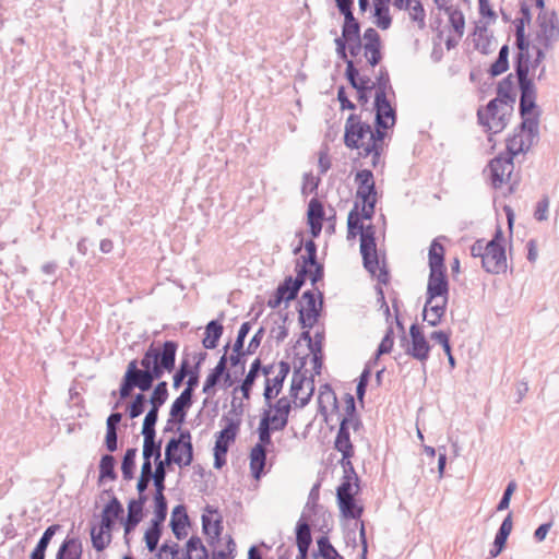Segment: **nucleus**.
Returning <instances> with one entry per match:
<instances>
[{
	"label": "nucleus",
	"instance_id": "603ef678",
	"mask_svg": "<svg viewBox=\"0 0 559 559\" xmlns=\"http://www.w3.org/2000/svg\"><path fill=\"white\" fill-rule=\"evenodd\" d=\"M147 403L148 400L146 399V395L144 392L140 391L127 406L128 416L131 419L139 417L144 413Z\"/></svg>",
	"mask_w": 559,
	"mask_h": 559
},
{
	"label": "nucleus",
	"instance_id": "1a4fd4ad",
	"mask_svg": "<svg viewBox=\"0 0 559 559\" xmlns=\"http://www.w3.org/2000/svg\"><path fill=\"white\" fill-rule=\"evenodd\" d=\"M319 297L321 299L319 308H317L316 294L313 290H306L302 293L301 299L305 301L306 307L300 306L298 309L299 312V323L302 329H311L318 318L320 317L321 307H322V293L319 292Z\"/></svg>",
	"mask_w": 559,
	"mask_h": 559
},
{
	"label": "nucleus",
	"instance_id": "cd10ccee",
	"mask_svg": "<svg viewBox=\"0 0 559 559\" xmlns=\"http://www.w3.org/2000/svg\"><path fill=\"white\" fill-rule=\"evenodd\" d=\"M515 97L513 74L510 73L498 83L496 98H500L504 106H509L510 109H512V106L515 103Z\"/></svg>",
	"mask_w": 559,
	"mask_h": 559
},
{
	"label": "nucleus",
	"instance_id": "0e129e2a",
	"mask_svg": "<svg viewBox=\"0 0 559 559\" xmlns=\"http://www.w3.org/2000/svg\"><path fill=\"white\" fill-rule=\"evenodd\" d=\"M189 373H190L189 359L183 358L179 365V368L174 373L173 386L175 389H179Z\"/></svg>",
	"mask_w": 559,
	"mask_h": 559
},
{
	"label": "nucleus",
	"instance_id": "c03bdc74",
	"mask_svg": "<svg viewBox=\"0 0 559 559\" xmlns=\"http://www.w3.org/2000/svg\"><path fill=\"white\" fill-rule=\"evenodd\" d=\"M430 340L436 341L437 343H439L442 346L443 353L448 357V362H449L451 370L454 369L456 366V361L452 354V348H451V344H450V333L441 331V330L433 331L430 334Z\"/></svg>",
	"mask_w": 559,
	"mask_h": 559
},
{
	"label": "nucleus",
	"instance_id": "b1692460",
	"mask_svg": "<svg viewBox=\"0 0 559 559\" xmlns=\"http://www.w3.org/2000/svg\"><path fill=\"white\" fill-rule=\"evenodd\" d=\"M82 543L78 537H67L60 545L56 559H82Z\"/></svg>",
	"mask_w": 559,
	"mask_h": 559
},
{
	"label": "nucleus",
	"instance_id": "e2e57ef3",
	"mask_svg": "<svg viewBox=\"0 0 559 559\" xmlns=\"http://www.w3.org/2000/svg\"><path fill=\"white\" fill-rule=\"evenodd\" d=\"M308 222H323L324 209L323 204L317 198H312L308 204L307 211Z\"/></svg>",
	"mask_w": 559,
	"mask_h": 559
},
{
	"label": "nucleus",
	"instance_id": "a18cd8bd",
	"mask_svg": "<svg viewBox=\"0 0 559 559\" xmlns=\"http://www.w3.org/2000/svg\"><path fill=\"white\" fill-rule=\"evenodd\" d=\"M359 490V483H356L352 476H343L342 483L336 489V501L356 497Z\"/></svg>",
	"mask_w": 559,
	"mask_h": 559
},
{
	"label": "nucleus",
	"instance_id": "e433bc0d",
	"mask_svg": "<svg viewBox=\"0 0 559 559\" xmlns=\"http://www.w3.org/2000/svg\"><path fill=\"white\" fill-rule=\"evenodd\" d=\"M334 449L342 453V456H354V445L350 441L349 430L340 427L334 440Z\"/></svg>",
	"mask_w": 559,
	"mask_h": 559
},
{
	"label": "nucleus",
	"instance_id": "473e14b6",
	"mask_svg": "<svg viewBox=\"0 0 559 559\" xmlns=\"http://www.w3.org/2000/svg\"><path fill=\"white\" fill-rule=\"evenodd\" d=\"M509 106H504L500 98L489 100L485 109H478L477 118L479 123H488V119L495 120V117L502 111H511Z\"/></svg>",
	"mask_w": 559,
	"mask_h": 559
},
{
	"label": "nucleus",
	"instance_id": "bb28decb",
	"mask_svg": "<svg viewBox=\"0 0 559 559\" xmlns=\"http://www.w3.org/2000/svg\"><path fill=\"white\" fill-rule=\"evenodd\" d=\"M112 540V531L109 528H104L103 524L99 523L98 526L93 525L91 527V542L93 548L100 552L104 551Z\"/></svg>",
	"mask_w": 559,
	"mask_h": 559
},
{
	"label": "nucleus",
	"instance_id": "49530a36",
	"mask_svg": "<svg viewBox=\"0 0 559 559\" xmlns=\"http://www.w3.org/2000/svg\"><path fill=\"white\" fill-rule=\"evenodd\" d=\"M509 51L508 45H503L500 48L497 59L488 70L492 78L504 73L509 69Z\"/></svg>",
	"mask_w": 559,
	"mask_h": 559
},
{
	"label": "nucleus",
	"instance_id": "4d7b16f0",
	"mask_svg": "<svg viewBox=\"0 0 559 559\" xmlns=\"http://www.w3.org/2000/svg\"><path fill=\"white\" fill-rule=\"evenodd\" d=\"M169 396L168 384L166 381H159L153 389L148 403L153 406L162 407Z\"/></svg>",
	"mask_w": 559,
	"mask_h": 559
},
{
	"label": "nucleus",
	"instance_id": "dca6fc26",
	"mask_svg": "<svg viewBox=\"0 0 559 559\" xmlns=\"http://www.w3.org/2000/svg\"><path fill=\"white\" fill-rule=\"evenodd\" d=\"M355 181L358 185L356 197L362 202L371 201L376 199L377 190L373 179V174L369 169H362L357 171Z\"/></svg>",
	"mask_w": 559,
	"mask_h": 559
},
{
	"label": "nucleus",
	"instance_id": "680f3d73",
	"mask_svg": "<svg viewBox=\"0 0 559 559\" xmlns=\"http://www.w3.org/2000/svg\"><path fill=\"white\" fill-rule=\"evenodd\" d=\"M510 111L499 112L498 116L495 117V120L488 119V123H480L481 126L487 128V131H492L493 133L501 132L508 124Z\"/></svg>",
	"mask_w": 559,
	"mask_h": 559
},
{
	"label": "nucleus",
	"instance_id": "09e8293b",
	"mask_svg": "<svg viewBox=\"0 0 559 559\" xmlns=\"http://www.w3.org/2000/svg\"><path fill=\"white\" fill-rule=\"evenodd\" d=\"M358 203H355L347 217V238L353 239L362 231L364 224L358 211Z\"/></svg>",
	"mask_w": 559,
	"mask_h": 559
},
{
	"label": "nucleus",
	"instance_id": "423d86ee",
	"mask_svg": "<svg viewBox=\"0 0 559 559\" xmlns=\"http://www.w3.org/2000/svg\"><path fill=\"white\" fill-rule=\"evenodd\" d=\"M360 253L362 257L364 267L371 275H376L377 270H379V283L386 284L389 282V272L384 266L382 269L379 267L376 238H370L368 236L360 238Z\"/></svg>",
	"mask_w": 559,
	"mask_h": 559
},
{
	"label": "nucleus",
	"instance_id": "ea45409f",
	"mask_svg": "<svg viewBox=\"0 0 559 559\" xmlns=\"http://www.w3.org/2000/svg\"><path fill=\"white\" fill-rule=\"evenodd\" d=\"M156 436H143V457L154 459V463L162 461V440L156 441Z\"/></svg>",
	"mask_w": 559,
	"mask_h": 559
},
{
	"label": "nucleus",
	"instance_id": "c85d7f7f",
	"mask_svg": "<svg viewBox=\"0 0 559 559\" xmlns=\"http://www.w3.org/2000/svg\"><path fill=\"white\" fill-rule=\"evenodd\" d=\"M376 25L381 29L390 28L392 17L390 15V0H372Z\"/></svg>",
	"mask_w": 559,
	"mask_h": 559
},
{
	"label": "nucleus",
	"instance_id": "13d9d810",
	"mask_svg": "<svg viewBox=\"0 0 559 559\" xmlns=\"http://www.w3.org/2000/svg\"><path fill=\"white\" fill-rule=\"evenodd\" d=\"M276 292L282 297H285L286 302H289L297 298L300 289L298 287L295 288L293 277L287 276L282 283H280V285L276 288Z\"/></svg>",
	"mask_w": 559,
	"mask_h": 559
},
{
	"label": "nucleus",
	"instance_id": "20e7f679",
	"mask_svg": "<svg viewBox=\"0 0 559 559\" xmlns=\"http://www.w3.org/2000/svg\"><path fill=\"white\" fill-rule=\"evenodd\" d=\"M400 345L405 349L406 355L420 362L425 364L429 358L430 344L417 323L411 325L409 338L406 335L400 336Z\"/></svg>",
	"mask_w": 559,
	"mask_h": 559
},
{
	"label": "nucleus",
	"instance_id": "8fccbe9b",
	"mask_svg": "<svg viewBox=\"0 0 559 559\" xmlns=\"http://www.w3.org/2000/svg\"><path fill=\"white\" fill-rule=\"evenodd\" d=\"M136 453H138L136 448H128L124 452V455H123L122 462H121V472H122V477L126 480H131L134 476Z\"/></svg>",
	"mask_w": 559,
	"mask_h": 559
},
{
	"label": "nucleus",
	"instance_id": "a878e982",
	"mask_svg": "<svg viewBox=\"0 0 559 559\" xmlns=\"http://www.w3.org/2000/svg\"><path fill=\"white\" fill-rule=\"evenodd\" d=\"M296 545L298 550L309 551L312 544L311 528L308 521L305 519V514L300 516L296 524Z\"/></svg>",
	"mask_w": 559,
	"mask_h": 559
},
{
	"label": "nucleus",
	"instance_id": "5fc2aeb1",
	"mask_svg": "<svg viewBox=\"0 0 559 559\" xmlns=\"http://www.w3.org/2000/svg\"><path fill=\"white\" fill-rule=\"evenodd\" d=\"M163 533V526L150 523V527L144 533V542L150 552H154Z\"/></svg>",
	"mask_w": 559,
	"mask_h": 559
},
{
	"label": "nucleus",
	"instance_id": "9d476101",
	"mask_svg": "<svg viewBox=\"0 0 559 559\" xmlns=\"http://www.w3.org/2000/svg\"><path fill=\"white\" fill-rule=\"evenodd\" d=\"M427 305H430L437 298H449V280L447 270L429 271L427 283Z\"/></svg>",
	"mask_w": 559,
	"mask_h": 559
},
{
	"label": "nucleus",
	"instance_id": "f8f14e48",
	"mask_svg": "<svg viewBox=\"0 0 559 559\" xmlns=\"http://www.w3.org/2000/svg\"><path fill=\"white\" fill-rule=\"evenodd\" d=\"M481 266L490 274H500L507 270L504 247H495V242H487V251L483 257Z\"/></svg>",
	"mask_w": 559,
	"mask_h": 559
},
{
	"label": "nucleus",
	"instance_id": "6ab92c4d",
	"mask_svg": "<svg viewBox=\"0 0 559 559\" xmlns=\"http://www.w3.org/2000/svg\"><path fill=\"white\" fill-rule=\"evenodd\" d=\"M123 512L122 503L116 496H112L102 511L100 524H103L104 528L112 531L116 525V521L122 516Z\"/></svg>",
	"mask_w": 559,
	"mask_h": 559
},
{
	"label": "nucleus",
	"instance_id": "bf43d9fd",
	"mask_svg": "<svg viewBox=\"0 0 559 559\" xmlns=\"http://www.w3.org/2000/svg\"><path fill=\"white\" fill-rule=\"evenodd\" d=\"M147 500H144L143 497H138L136 499H131L128 502V516L127 519L135 521V523H140L143 519V508Z\"/></svg>",
	"mask_w": 559,
	"mask_h": 559
},
{
	"label": "nucleus",
	"instance_id": "a19ab883",
	"mask_svg": "<svg viewBox=\"0 0 559 559\" xmlns=\"http://www.w3.org/2000/svg\"><path fill=\"white\" fill-rule=\"evenodd\" d=\"M341 38L347 43L360 38V24L355 19L353 13L344 15V24L342 27Z\"/></svg>",
	"mask_w": 559,
	"mask_h": 559
},
{
	"label": "nucleus",
	"instance_id": "58836bf2",
	"mask_svg": "<svg viewBox=\"0 0 559 559\" xmlns=\"http://www.w3.org/2000/svg\"><path fill=\"white\" fill-rule=\"evenodd\" d=\"M202 530L203 533L210 538V544L213 545L219 539L223 531L222 518L219 516L213 521L210 516L202 515Z\"/></svg>",
	"mask_w": 559,
	"mask_h": 559
},
{
	"label": "nucleus",
	"instance_id": "f03ea898",
	"mask_svg": "<svg viewBox=\"0 0 559 559\" xmlns=\"http://www.w3.org/2000/svg\"><path fill=\"white\" fill-rule=\"evenodd\" d=\"M520 90V106L519 111L522 118L520 129H533L536 131L539 128V116L540 112L537 110L536 104V87L534 82H525L519 84Z\"/></svg>",
	"mask_w": 559,
	"mask_h": 559
},
{
	"label": "nucleus",
	"instance_id": "5701e85b",
	"mask_svg": "<svg viewBox=\"0 0 559 559\" xmlns=\"http://www.w3.org/2000/svg\"><path fill=\"white\" fill-rule=\"evenodd\" d=\"M267 450L253 445L250 450L249 460H250V472L254 479L259 480L261 476L264 474V468L266 464Z\"/></svg>",
	"mask_w": 559,
	"mask_h": 559
},
{
	"label": "nucleus",
	"instance_id": "864d4df0",
	"mask_svg": "<svg viewBox=\"0 0 559 559\" xmlns=\"http://www.w3.org/2000/svg\"><path fill=\"white\" fill-rule=\"evenodd\" d=\"M444 11L449 16V22L452 28L459 35V37H462L465 27V19L462 11L453 8L452 5L444 8Z\"/></svg>",
	"mask_w": 559,
	"mask_h": 559
},
{
	"label": "nucleus",
	"instance_id": "7c9ffc66",
	"mask_svg": "<svg viewBox=\"0 0 559 559\" xmlns=\"http://www.w3.org/2000/svg\"><path fill=\"white\" fill-rule=\"evenodd\" d=\"M224 326L219 320H211L205 326V337L202 344L206 349H214L217 347L221 336L223 335Z\"/></svg>",
	"mask_w": 559,
	"mask_h": 559
},
{
	"label": "nucleus",
	"instance_id": "7ed1b4c3",
	"mask_svg": "<svg viewBox=\"0 0 559 559\" xmlns=\"http://www.w3.org/2000/svg\"><path fill=\"white\" fill-rule=\"evenodd\" d=\"M535 41L545 49H552L559 41V17L555 10L539 11L536 17Z\"/></svg>",
	"mask_w": 559,
	"mask_h": 559
},
{
	"label": "nucleus",
	"instance_id": "412c9836",
	"mask_svg": "<svg viewBox=\"0 0 559 559\" xmlns=\"http://www.w3.org/2000/svg\"><path fill=\"white\" fill-rule=\"evenodd\" d=\"M374 126V131L370 128L369 141L366 143V145H364V152L360 154L364 157H367L368 155L372 154L373 159H377L381 154L382 142L386 136L385 130L389 129L390 127H380L378 124Z\"/></svg>",
	"mask_w": 559,
	"mask_h": 559
},
{
	"label": "nucleus",
	"instance_id": "ddd939ff",
	"mask_svg": "<svg viewBox=\"0 0 559 559\" xmlns=\"http://www.w3.org/2000/svg\"><path fill=\"white\" fill-rule=\"evenodd\" d=\"M290 372V365L287 361L278 362V372L274 378L265 379V388L263 392L265 406H271V401L275 399L283 389L284 381Z\"/></svg>",
	"mask_w": 559,
	"mask_h": 559
},
{
	"label": "nucleus",
	"instance_id": "2eb2a0df",
	"mask_svg": "<svg viewBox=\"0 0 559 559\" xmlns=\"http://www.w3.org/2000/svg\"><path fill=\"white\" fill-rule=\"evenodd\" d=\"M223 419L226 421V426L217 433L214 450L227 453L230 443L236 440L240 427V420H235L227 416H224Z\"/></svg>",
	"mask_w": 559,
	"mask_h": 559
},
{
	"label": "nucleus",
	"instance_id": "72a5a7b5",
	"mask_svg": "<svg viewBox=\"0 0 559 559\" xmlns=\"http://www.w3.org/2000/svg\"><path fill=\"white\" fill-rule=\"evenodd\" d=\"M532 68L531 64V55L530 53H516L514 58V72L515 76L518 79V84L525 83V82H533L532 79H530V69Z\"/></svg>",
	"mask_w": 559,
	"mask_h": 559
},
{
	"label": "nucleus",
	"instance_id": "774afa93",
	"mask_svg": "<svg viewBox=\"0 0 559 559\" xmlns=\"http://www.w3.org/2000/svg\"><path fill=\"white\" fill-rule=\"evenodd\" d=\"M179 555V545L177 543H173L169 545L168 543H164L156 555L157 559H178Z\"/></svg>",
	"mask_w": 559,
	"mask_h": 559
},
{
	"label": "nucleus",
	"instance_id": "4be33fe9",
	"mask_svg": "<svg viewBox=\"0 0 559 559\" xmlns=\"http://www.w3.org/2000/svg\"><path fill=\"white\" fill-rule=\"evenodd\" d=\"M512 513H509L504 520L502 521L493 540V545L489 550V555L491 558L498 557L506 547L508 537L512 531Z\"/></svg>",
	"mask_w": 559,
	"mask_h": 559
},
{
	"label": "nucleus",
	"instance_id": "6e6d98bb",
	"mask_svg": "<svg viewBox=\"0 0 559 559\" xmlns=\"http://www.w3.org/2000/svg\"><path fill=\"white\" fill-rule=\"evenodd\" d=\"M159 408V406L151 405L143 420L142 436H156L155 426L158 420Z\"/></svg>",
	"mask_w": 559,
	"mask_h": 559
},
{
	"label": "nucleus",
	"instance_id": "f3484780",
	"mask_svg": "<svg viewBox=\"0 0 559 559\" xmlns=\"http://www.w3.org/2000/svg\"><path fill=\"white\" fill-rule=\"evenodd\" d=\"M179 436L170 438L165 447L166 463H179L181 455L178 451L181 445L192 444V436L188 429L178 428Z\"/></svg>",
	"mask_w": 559,
	"mask_h": 559
},
{
	"label": "nucleus",
	"instance_id": "3c124183",
	"mask_svg": "<svg viewBox=\"0 0 559 559\" xmlns=\"http://www.w3.org/2000/svg\"><path fill=\"white\" fill-rule=\"evenodd\" d=\"M173 463H166V457L163 461H158L155 464L154 474L152 475V481L155 487V492L165 491V479L167 476L166 466L171 465Z\"/></svg>",
	"mask_w": 559,
	"mask_h": 559
},
{
	"label": "nucleus",
	"instance_id": "393cba45",
	"mask_svg": "<svg viewBox=\"0 0 559 559\" xmlns=\"http://www.w3.org/2000/svg\"><path fill=\"white\" fill-rule=\"evenodd\" d=\"M345 76L353 88H361L372 91L376 84L367 75H359L354 61H348L345 70Z\"/></svg>",
	"mask_w": 559,
	"mask_h": 559
},
{
	"label": "nucleus",
	"instance_id": "6e6552de",
	"mask_svg": "<svg viewBox=\"0 0 559 559\" xmlns=\"http://www.w3.org/2000/svg\"><path fill=\"white\" fill-rule=\"evenodd\" d=\"M370 133V124L361 121L360 116L349 115L345 123L344 143L348 148H362L366 143L361 142Z\"/></svg>",
	"mask_w": 559,
	"mask_h": 559
},
{
	"label": "nucleus",
	"instance_id": "a211bd4d",
	"mask_svg": "<svg viewBox=\"0 0 559 559\" xmlns=\"http://www.w3.org/2000/svg\"><path fill=\"white\" fill-rule=\"evenodd\" d=\"M193 404V395L189 392L182 391L180 395L173 402L169 411L170 418L168 419V424L176 423L181 425L186 420V416L188 409Z\"/></svg>",
	"mask_w": 559,
	"mask_h": 559
},
{
	"label": "nucleus",
	"instance_id": "de8ad7c7",
	"mask_svg": "<svg viewBox=\"0 0 559 559\" xmlns=\"http://www.w3.org/2000/svg\"><path fill=\"white\" fill-rule=\"evenodd\" d=\"M116 460L111 454H104L99 462V477L98 481L104 479L116 480L117 473L115 471Z\"/></svg>",
	"mask_w": 559,
	"mask_h": 559
},
{
	"label": "nucleus",
	"instance_id": "f704fd0d",
	"mask_svg": "<svg viewBox=\"0 0 559 559\" xmlns=\"http://www.w3.org/2000/svg\"><path fill=\"white\" fill-rule=\"evenodd\" d=\"M474 37V44L477 50L484 55H488L492 51L493 37L488 34L487 26H476Z\"/></svg>",
	"mask_w": 559,
	"mask_h": 559
},
{
	"label": "nucleus",
	"instance_id": "c756f323",
	"mask_svg": "<svg viewBox=\"0 0 559 559\" xmlns=\"http://www.w3.org/2000/svg\"><path fill=\"white\" fill-rule=\"evenodd\" d=\"M445 249L443 245L436 238L431 241L428 252L429 271L447 270L444 265Z\"/></svg>",
	"mask_w": 559,
	"mask_h": 559
},
{
	"label": "nucleus",
	"instance_id": "2f4dec72",
	"mask_svg": "<svg viewBox=\"0 0 559 559\" xmlns=\"http://www.w3.org/2000/svg\"><path fill=\"white\" fill-rule=\"evenodd\" d=\"M60 530H61L60 524H52L45 530V532L43 533L41 537L39 538L37 545L35 546L34 550L31 554L32 559H45L46 549H47L48 545L50 544V542H51L52 537L56 535V533Z\"/></svg>",
	"mask_w": 559,
	"mask_h": 559
},
{
	"label": "nucleus",
	"instance_id": "9b49d317",
	"mask_svg": "<svg viewBox=\"0 0 559 559\" xmlns=\"http://www.w3.org/2000/svg\"><path fill=\"white\" fill-rule=\"evenodd\" d=\"M493 188H500L503 182L510 179L514 164L510 156L501 153L490 160L488 165Z\"/></svg>",
	"mask_w": 559,
	"mask_h": 559
},
{
	"label": "nucleus",
	"instance_id": "69168bd1",
	"mask_svg": "<svg viewBox=\"0 0 559 559\" xmlns=\"http://www.w3.org/2000/svg\"><path fill=\"white\" fill-rule=\"evenodd\" d=\"M394 344V331L392 326H389L382 341L377 348V357H381L384 354L391 353Z\"/></svg>",
	"mask_w": 559,
	"mask_h": 559
},
{
	"label": "nucleus",
	"instance_id": "4468645a",
	"mask_svg": "<svg viewBox=\"0 0 559 559\" xmlns=\"http://www.w3.org/2000/svg\"><path fill=\"white\" fill-rule=\"evenodd\" d=\"M376 120L374 124L380 127H393L396 122V111L391 106L386 96H374Z\"/></svg>",
	"mask_w": 559,
	"mask_h": 559
},
{
	"label": "nucleus",
	"instance_id": "4c0bfd02",
	"mask_svg": "<svg viewBox=\"0 0 559 559\" xmlns=\"http://www.w3.org/2000/svg\"><path fill=\"white\" fill-rule=\"evenodd\" d=\"M273 409H270V407L266 406L262 411L260 424H265L266 426L271 427L275 431H282L286 428L288 425V419L286 416L278 415L276 412L272 413Z\"/></svg>",
	"mask_w": 559,
	"mask_h": 559
},
{
	"label": "nucleus",
	"instance_id": "052dcab7",
	"mask_svg": "<svg viewBox=\"0 0 559 559\" xmlns=\"http://www.w3.org/2000/svg\"><path fill=\"white\" fill-rule=\"evenodd\" d=\"M275 432L271 427L266 426V424H260L257 429L258 433V442L255 443V447H260L263 449L269 450V447L273 445L272 441V435Z\"/></svg>",
	"mask_w": 559,
	"mask_h": 559
},
{
	"label": "nucleus",
	"instance_id": "37998d69",
	"mask_svg": "<svg viewBox=\"0 0 559 559\" xmlns=\"http://www.w3.org/2000/svg\"><path fill=\"white\" fill-rule=\"evenodd\" d=\"M168 512L167 499L164 493H154V518L151 520L152 524L163 526Z\"/></svg>",
	"mask_w": 559,
	"mask_h": 559
},
{
	"label": "nucleus",
	"instance_id": "39448f33",
	"mask_svg": "<svg viewBox=\"0 0 559 559\" xmlns=\"http://www.w3.org/2000/svg\"><path fill=\"white\" fill-rule=\"evenodd\" d=\"M306 365V358H302L298 368L295 369L289 394L293 399V403L295 407L302 408L305 407L311 400V396L314 392V379L313 376L307 378L305 373L301 372V369Z\"/></svg>",
	"mask_w": 559,
	"mask_h": 559
},
{
	"label": "nucleus",
	"instance_id": "338daca9",
	"mask_svg": "<svg viewBox=\"0 0 559 559\" xmlns=\"http://www.w3.org/2000/svg\"><path fill=\"white\" fill-rule=\"evenodd\" d=\"M365 55L371 67H376L382 60L381 45L365 44Z\"/></svg>",
	"mask_w": 559,
	"mask_h": 559
},
{
	"label": "nucleus",
	"instance_id": "f257e3e1",
	"mask_svg": "<svg viewBox=\"0 0 559 559\" xmlns=\"http://www.w3.org/2000/svg\"><path fill=\"white\" fill-rule=\"evenodd\" d=\"M177 350L178 343L176 341H165L160 345L152 343L140 361L142 368H139L136 359H132L128 364L120 383V400L129 399L134 389L147 392L156 380H159L166 372L175 370Z\"/></svg>",
	"mask_w": 559,
	"mask_h": 559
},
{
	"label": "nucleus",
	"instance_id": "aec40b11",
	"mask_svg": "<svg viewBox=\"0 0 559 559\" xmlns=\"http://www.w3.org/2000/svg\"><path fill=\"white\" fill-rule=\"evenodd\" d=\"M190 524V519L185 504H178L173 509L170 518V528L175 537L179 540L183 539L188 533L186 527Z\"/></svg>",
	"mask_w": 559,
	"mask_h": 559
},
{
	"label": "nucleus",
	"instance_id": "c9c22d12",
	"mask_svg": "<svg viewBox=\"0 0 559 559\" xmlns=\"http://www.w3.org/2000/svg\"><path fill=\"white\" fill-rule=\"evenodd\" d=\"M337 504L346 519L359 520L364 513V507L357 503L355 497L337 500Z\"/></svg>",
	"mask_w": 559,
	"mask_h": 559
},
{
	"label": "nucleus",
	"instance_id": "0eeeda50",
	"mask_svg": "<svg viewBox=\"0 0 559 559\" xmlns=\"http://www.w3.org/2000/svg\"><path fill=\"white\" fill-rule=\"evenodd\" d=\"M539 139V128L534 131L533 129H525L522 131L520 126L515 129L514 134L507 140V156L512 159L520 153H526Z\"/></svg>",
	"mask_w": 559,
	"mask_h": 559
},
{
	"label": "nucleus",
	"instance_id": "79ce46f5",
	"mask_svg": "<svg viewBox=\"0 0 559 559\" xmlns=\"http://www.w3.org/2000/svg\"><path fill=\"white\" fill-rule=\"evenodd\" d=\"M260 368H261V360H260V358H257L252 361L249 372L247 373L242 383L239 386L243 397L247 400L250 397L252 386H253L257 378L259 377Z\"/></svg>",
	"mask_w": 559,
	"mask_h": 559
}]
</instances>
